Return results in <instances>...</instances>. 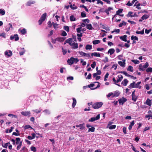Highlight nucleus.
<instances>
[{
  "instance_id": "obj_1",
  "label": "nucleus",
  "mask_w": 152,
  "mask_h": 152,
  "mask_svg": "<svg viewBox=\"0 0 152 152\" xmlns=\"http://www.w3.org/2000/svg\"><path fill=\"white\" fill-rule=\"evenodd\" d=\"M66 43H68L72 46L73 49H75L78 47L77 43L74 42L72 38H69L66 40L65 42V44Z\"/></svg>"
},
{
  "instance_id": "obj_2",
  "label": "nucleus",
  "mask_w": 152,
  "mask_h": 152,
  "mask_svg": "<svg viewBox=\"0 0 152 152\" xmlns=\"http://www.w3.org/2000/svg\"><path fill=\"white\" fill-rule=\"evenodd\" d=\"M120 93L118 91H115L113 92L109 93L107 95V98L110 97L111 96L112 98H113L114 97H118L119 96L120 94Z\"/></svg>"
},
{
  "instance_id": "obj_3",
  "label": "nucleus",
  "mask_w": 152,
  "mask_h": 152,
  "mask_svg": "<svg viewBox=\"0 0 152 152\" xmlns=\"http://www.w3.org/2000/svg\"><path fill=\"white\" fill-rule=\"evenodd\" d=\"M78 61V60L76 58L71 57L70 59H68L67 62L70 65L74 63H76Z\"/></svg>"
},
{
  "instance_id": "obj_4",
  "label": "nucleus",
  "mask_w": 152,
  "mask_h": 152,
  "mask_svg": "<svg viewBox=\"0 0 152 152\" xmlns=\"http://www.w3.org/2000/svg\"><path fill=\"white\" fill-rule=\"evenodd\" d=\"M149 66V64L148 62H146L145 64L142 65V64H140L139 65V69L140 71H143L145 70Z\"/></svg>"
},
{
  "instance_id": "obj_5",
  "label": "nucleus",
  "mask_w": 152,
  "mask_h": 152,
  "mask_svg": "<svg viewBox=\"0 0 152 152\" xmlns=\"http://www.w3.org/2000/svg\"><path fill=\"white\" fill-rule=\"evenodd\" d=\"M47 16L46 13H45L42 14L41 16L40 19L39 20L38 22L39 25L41 24L45 20Z\"/></svg>"
},
{
  "instance_id": "obj_6",
  "label": "nucleus",
  "mask_w": 152,
  "mask_h": 152,
  "mask_svg": "<svg viewBox=\"0 0 152 152\" xmlns=\"http://www.w3.org/2000/svg\"><path fill=\"white\" fill-rule=\"evenodd\" d=\"M102 104V102H97L93 104L92 106L94 109H96L100 107Z\"/></svg>"
},
{
  "instance_id": "obj_7",
  "label": "nucleus",
  "mask_w": 152,
  "mask_h": 152,
  "mask_svg": "<svg viewBox=\"0 0 152 152\" xmlns=\"http://www.w3.org/2000/svg\"><path fill=\"white\" fill-rule=\"evenodd\" d=\"M118 78L116 80L114 77L113 79V81L115 83H118L119 82H121L123 79V76L121 75H119L118 76Z\"/></svg>"
},
{
  "instance_id": "obj_8",
  "label": "nucleus",
  "mask_w": 152,
  "mask_h": 152,
  "mask_svg": "<svg viewBox=\"0 0 152 152\" xmlns=\"http://www.w3.org/2000/svg\"><path fill=\"white\" fill-rule=\"evenodd\" d=\"M12 52L10 50H7L4 53L5 55L8 57H11L12 56Z\"/></svg>"
},
{
  "instance_id": "obj_9",
  "label": "nucleus",
  "mask_w": 152,
  "mask_h": 152,
  "mask_svg": "<svg viewBox=\"0 0 152 152\" xmlns=\"http://www.w3.org/2000/svg\"><path fill=\"white\" fill-rule=\"evenodd\" d=\"M122 61H119L118 62V64L123 67H124L125 66V61L126 60L125 59H123Z\"/></svg>"
},
{
  "instance_id": "obj_10",
  "label": "nucleus",
  "mask_w": 152,
  "mask_h": 152,
  "mask_svg": "<svg viewBox=\"0 0 152 152\" xmlns=\"http://www.w3.org/2000/svg\"><path fill=\"white\" fill-rule=\"evenodd\" d=\"M100 118V114H98L96 117L91 118L90 119H89L88 121L89 122H93L95 120H98Z\"/></svg>"
},
{
  "instance_id": "obj_11",
  "label": "nucleus",
  "mask_w": 152,
  "mask_h": 152,
  "mask_svg": "<svg viewBox=\"0 0 152 152\" xmlns=\"http://www.w3.org/2000/svg\"><path fill=\"white\" fill-rule=\"evenodd\" d=\"M10 39L11 40H13L14 39L15 41H17L18 40L19 38L18 37V35L15 34L14 35H11L10 36Z\"/></svg>"
},
{
  "instance_id": "obj_12",
  "label": "nucleus",
  "mask_w": 152,
  "mask_h": 152,
  "mask_svg": "<svg viewBox=\"0 0 152 152\" xmlns=\"http://www.w3.org/2000/svg\"><path fill=\"white\" fill-rule=\"evenodd\" d=\"M127 100V99L125 98H122L118 99V101L120 104L123 105L124 102Z\"/></svg>"
},
{
  "instance_id": "obj_13",
  "label": "nucleus",
  "mask_w": 152,
  "mask_h": 152,
  "mask_svg": "<svg viewBox=\"0 0 152 152\" xmlns=\"http://www.w3.org/2000/svg\"><path fill=\"white\" fill-rule=\"evenodd\" d=\"M135 90L132 93V100H133L134 102L136 101L137 99V97L135 95Z\"/></svg>"
},
{
  "instance_id": "obj_14",
  "label": "nucleus",
  "mask_w": 152,
  "mask_h": 152,
  "mask_svg": "<svg viewBox=\"0 0 152 152\" xmlns=\"http://www.w3.org/2000/svg\"><path fill=\"white\" fill-rule=\"evenodd\" d=\"M21 113L22 115L24 116H27V115L30 116V112L29 111H23L21 112Z\"/></svg>"
},
{
  "instance_id": "obj_15",
  "label": "nucleus",
  "mask_w": 152,
  "mask_h": 152,
  "mask_svg": "<svg viewBox=\"0 0 152 152\" xmlns=\"http://www.w3.org/2000/svg\"><path fill=\"white\" fill-rule=\"evenodd\" d=\"M76 126L77 127H80V129L81 130H83L85 128L84 124H80L79 125H76Z\"/></svg>"
},
{
  "instance_id": "obj_16",
  "label": "nucleus",
  "mask_w": 152,
  "mask_h": 152,
  "mask_svg": "<svg viewBox=\"0 0 152 152\" xmlns=\"http://www.w3.org/2000/svg\"><path fill=\"white\" fill-rule=\"evenodd\" d=\"M91 55L92 56H93L97 57H100L101 56L100 54L96 52L92 53Z\"/></svg>"
},
{
  "instance_id": "obj_17",
  "label": "nucleus",
  "mask_w": 152,
  "mask_h": 152,
  "mask_svg": "<svg viewBox=\"0 0 152 152\" xmlns=\"http://www.w3.org/2000/svg\"><path fill=\"white\" fill-rule=\"evenodd\" d=\"M35 3V1H34L30 0L28 1L26 4V5L27 6H29L31 5L34 4Z\"/></svg>"
},
{
  "instance_id": "obj_18",
  "label": "nucleus",
  "mask_w": 152,
  "mask_h": 152,
  "mask_svg": "<svg viewBox=\"0 0 152 152\" xmlns=\"http://www.w3.org/2000/svg\"><path fill=\"white\" fill-rule=\"evenodd\" d=\"M128 82V80L126 79H124V80L121 82L122 84L124 86H126Z\"/></svg>"
},
{
  "instance_id": "obj_19",
  "label": "nucleus",
  "mask_w": 152,
  "mask_h": 152,
  "mask_svg": "<svg viewBox=\"0 0 152 152\" xmlns=\"http://www.w3.org/2000/svg\"><path fill=\"white\" fill-rule=\"evenodd\" d=\"M69 4L70 5V7L71 8L72 10H75L76 9L77 7L74 4H73V5H72L71 3L70 2L69 3Z\"/></svg>"
},
{
  "instance_id": "obj_20",
  "label": "nucleus",
  "mask_w": 152,
  "mask_h": 152,
  "mask_svg": "<svg viewBox=\"0 0 152 152\" xmlns=\"http://www.w3.org/2000/svg\"><path fill=\"white\" fill-rule=\"evenodd\" d=\"M140 83L141 82H139L136 84L135 83V84L134 85L135 88L140 89L141 86L140 85Z\"/></svg>"
},
{
  "instance_id": "obj_21",
  "label": "nucleus",
  "mask_w": 152,
  "mask_h": 152,
  "mask_svg": "<svg viewBox=\"0 0 152 152\" xmlns=\"http://www.w3.org/2000/svg\"><path fill=\"white\" fill-rule=\"evenodd\" d=\"M115 49L113 48H111L108 51V53L110 54V55H111L113 54L115 52Z\"/></svg>"
},
{
  "instance_id": "obj_22",
  "label": "nucleus",
  "mask_w": 152,
  "mask_h": 152,
  "mask_svg": "<svg viewBox=\"0 0 152 152\" xmlns=\"http://www.w3.org/2000/svg\"><path fill=\"white\" fill-rule=\"evenodd\" d=\"M72 99L73 102L72 104V107L73 108H74L76 104L77 101L76 99L74 98H73Z\"/></svg>"
},
{
  "instance_id": "obj_23",
  "label": "nucleus",
  "mask_w": 152,
  "mask_h": 152,
  "mask_svg": "<svg viewBox=\"0 0 152 152\" xmlns=\"http://www.w3.org/2000/svg\"><path fill=\"white\" fill-rule=\"evenodd\" d=\"M107 126L110 129H115V128L116 126L115 125L110 126V123H109L108 125Z\"/></svg>"
},
{
  "instance_id": "obj_24",
  "label": "nucleus",
  "mask_w": 152,
  "mask_h": 152,
  "mask_svg": "<svg viewBox=\"0 0 152 152\" xmlns=\"http://www.w3.org/2000/svg\"><path fill=\"white\" fill-rule=\"evenodd\" d=\"M19 31L23 34H24L26 33V29L25 28H23L22 29H19Z\"/></svg>"
},
{
  "instance_id": "obj_25",
  "label": "nucleus",
  "mask_w": 152,
  "mask_h": 152,
  "mask_svg": "<svg viewBox=\"0 0 152 152\" xmlns=\"http://www.w3.org/2000/svg\"><path fill=\"white\" fill-rule=\"evenodd\" d=\"M126 37H127V36L126 35H124L123 36H121L120 37V39H121L122 40L125 41V42H126L127 40H126Z\"/></svg>"
},
{
  "instance_id": "obj_26",
  "label": "nucleus",
  "mask_w": 152,
  "mask_h": 152,
  "mask_svg": "<svg viewBox=\"0 0 152 152\" xmlns=\"http://www.w3.org/2000/svg\"><path fill=\"white\" fill-rule=\"evenodd\" d=\"M65 38L64 37L62 38H57L55 40L56 41H58L59 42H61L62 41H64L65 39Z\"/></svg>"
},
{
  "instance_id": "obj_27",
  "label": "nucleus",
  "mask_w": 152,
  "mask_h": 152,
  "mask_svg": "<svg viewBox=\"0 0 152 152\" xmlns=\"http://www.w3.org/2000/svg\"><path fill=\"white\" fill-rule=\"evenodd\" d=\"M8 26V27H7L6 28L5 30L7 31H9L10 30V28H12V25L10 24V23H9L7 26Z\"/></svg>"
},
{
  "instance_id": "obj_28",
  "label": "nucleus",
  "mask_w": 152,
  "mask_h": 152,
  "mask_svg": "<svg viewBox=\"0 0 152 152\" xmlns=\"http://www.w3.org/2000/svg\"><path fill=\"white\" fill-rule=\"evenodd\" d=\"M135 84V82H133L132 83L130 84L128 86V87L130 88H135L134 85Z\"/></svg>"
},
{
  "instance_id": "obj_29",
  "label": "nucleus",
  "mask_w": 152,
  "mask_h": 152,
  "mask_svg": "<svg viewBox=\"0 0 152 152\" xmlns=\"http://www.w3.org/2000/svg\"><path fill=\"white\" fill-rule=\"evenodd\" d=\"M86 27L87 29L90 30H92L93 28L91 24H87Z\"/></svg>"
},
{
  "instance_id": "obj_30",
  "label": "nucleus",
  "mask_w": 152,
  "mask_h": 152,
  "mask_svg": "<svg viewBox=\"0 0 152 152\" xmlns=\"http://www.w3.org/2000/svg\"><path fill=\"white\" fill-rule=\"evenodd\" d=\"M113 10V8L112 7H109L107 9H106L105 11V12L107 14L109 15V12L111 10Z\"/></svg>"
},
{
  "instance_id": "obj_31",
  "label": "nucleus",
  "mask_w": 152,
  "mask_h": 152,
  "mask_svg": "<svg viewBox=\"0 0 152 152\" xmlns=\"http://www.w3.org/2000/svg\"><path fill=\"white\" fill-rule=\"evenodd\" d=\"M146 104L149 106H150L151 105V101L149 99H147L146 100Z\"/></svg>"
},
{
  "instance_id": "obj_32",
  "label": "nucleus",
  "mask_w": 152,
  "mask_h": 152,
  "mask_svg": "<svg viewBox=\"0 0 152 152\" xmlns=\"http://www.w3.org/2000/svg\"><path fill=\"white\" fill-rule=\"evenodd\" d=\"M86 50H91L92 49V46L91 45H87L86 47Z\"/></svg>"
},
{
  "instance_id": "obj_33",
  "label": "nucleus",
  "mask_w": 152,
  "mask_h": 152,
  "mask_svg": "<svg viewBox=\"0 0 152 152\" xmlns=\"http://www.w3.org/2000/svg\"><path fill=\"white\" fill-rule=\"evenodd\" d=\"M5 11L4 9H0V15H5Z\"/></svg>"
},
{
  "instance_id": "obj_34",
  "label": "nucleus",
  "mask_w": 152,
  "mask_h": 152,
  "mask_svg": "<svg viewBox=\"0 0 152 152\" xmlns=\"http://www.w3.org/2000/svg\"><path fill=\"white\" fill-rule=\"evenodd\" d=\"M127 70L131 72H133V67L131 66H128V69H127Z\"/></svg>"
},
{
  "instance_id": "obj_35",
  "label": "nucleus",
  "mask_w": 152,
  "mask_h": 152,
  "mask_svg": "<svg viewBox=\"0 0 152 152\" xmlns=\"http://www.w3.org/2000/svg\"><path fill=\"white\" fill-rule=\"evenodd\" d=\"M149 17V16L147 15H144L141 18L143 20L147 19Z\"/></svg>"
},
{
  "instance_id": "obj_36",
  "label": "nucleus",
  "mask_w": 152,
  "mask_h": 152,
  "mask_svg": "<svg viewBox=\"0 0 152 152\" xmlns=\"http://www.w3.org/2000/svg\"><path fill=\"white\" fill-rule=\"evenodd\" d=\"M100 42V41L99 40H94L93 41V44L94 45H96L99 43Z\"/></svg>"
},
{
  "instance_id": "obj_37",
  "label": "nucleus",
  "mask_w": 152,
  "mask_h": 152,
  "mask_svg": "<svg viewBox=\"0 0 152 152\" xmlns=\"http://www.w3.org/2000/svg\"><path fill=\"white\" fill-rule=\"evenodd\" d=\"M43 112L46 115H49L50 113V111L48 110H45Z\"/></svg>"
},
{
  "instance_id": "obj_38",
  "label": "nucleus",
  "mask_w": 152,
  "mask_h": 152,
  "mask_svg": "<svg viewBox=\"0 0 152 152\" xmlns=\"http://www.w3.org/2000/svg\"><path fill=\"white\" fill-rule=\"evenodd\" d=\"M102 28L103 29H105L107 31H109L110 30L109 28L107 27L106 26L103 25H102Z\"/></svg>"
},
{
  "instance_id": "obj_39",
  "label": "nucleus",
  "mask_w": 152,
  "mask_h": 152,
  "mask_svg": "<svg viewBox=\"0 0 152 152\" xmlns=\"http://www.w3.org/2000/svg\"><path fill=\"white\" fill-rule=\"evenodd\" d=\"M70 20L71 21H75L76 20V18L73 15H71L70 17Z\"/></svg>"
},
{
  "instance_id": "obj_40",
  "label": "nucleus",
  "mask_w": 152,
  "mask_h": 152,
  "mask_svg": "<svg viewBox=\"0 0 152 152\" xmlns=\"http://www.w3.org/2000/svg\"><path fill=\"white\" fill-rule=\"evenodd\" d=\"M95 128L94 127H91L88 129V132H94L95 131Z\"/></svg>"
},
{
  "instance_id": "obj_41",
  "label": "nucleus",
  "mask_w": 152,
  "mask_h": 152,
  "mask_svg": "<svg viewBox=\"0 0 152 152\" xmlns=\"http://www.w3.org/2000/svg\"><path fill=\"white\" fill-rule=\"evenodd\" d=\"M133 14V12H129L128 14L127 15V17H133L134 16L132 15V14Z\"/></svg>"
},
{
  "instance_id": "obj_42",
  "label": "nucleus",
  "mask_w": 152,
  "mask_h": 152,
  "mask_svg": "<svg viewBox=\"0 0 152 152\" xmlns=\"http://www.w3.org/2000/svg\"><path fill=\"white\" fill-rule=\"evenodd\" d=\"M122 11V9H119L118 11H117L116 15H119L120 13H121Z\"/></svg>"
},
{
  "instance_id": "obj_43",
  "label": "nucleus",
  "mask_w": 152,
  "mask_h": 152,
  "mask_svg": "<svg viewBox=\"0 0 152 152\" xmlns=\"http://www.w3.org/2000/svg\"><path fill=\"white\" fill-rule=\"evenodd\" d=\"M146 71L147 72H152V68L148 67L146 69Z\"/></svg>"
},
{
  "instance_id": "obj_44",
  "label": "nucleus",
  "mask_w": 152,
  "mask_h": 152,
  "mask_svg": "<svg viewBox=\"0 0 152 152\" xmlns=\"http://www.w3.org/2000/svg\"><path fill=\"white\" fill-rule=\"evenodd\" d=\"M21 50H23L22 51L20 52H19L20 55V56L23 55L25 52V50H24V48H22Z\"/></svg>"
},
{
  "instance_id": "obj_45",
  "label": "nucleus",
  "mask_w": 152,
  "mask_h": 152,
  "mask_svg": "<svg viewBox=\"0 0 152 152\" xmlns=\"http://www.w3.org/2000/svg\"><path fill=\"white\" fill-rule=\"evenodd\" d=\"M136 33L137 34H144V29H143L141 31H136Z\"/></svg>"
},
{
  "instance_id": "obj_46",
  "label": "nucleus",
  "mask_w": 152,
  "mask_h": 152,
  "mask_svg": "<svg viewBox=\"0 0 152 152\" xmlns=\"http://www.w3.org/2000/svg\"><path fill=\"white\" fill-rule=\"evenodd\" d=\"M132 61L136 64H139L140 63V62L138 60H132Z\"/></svg>"
},
{
  "instance_id": "obj_47",
  "label": "nucleus",
  "mask_w": 152,
  "mask_h": 152,
  "mask_svg": "<svg viewBox=\"0 0 152 152\" xmlns=\"http://www.w3.org/2000/svg\"><path fill=\"white\" fill-rule=\"evenodd\" d=\"M131 39L132 40L134 39L137 41H138V38L136 36H132L131 37Z\"/></svg>"
},
{
  "instance_id": "obj_48",
  "label": "nucleus",
  "mask_w": 152,
  "mask_h": 152,
  "mask_svg": "<svg viewBox=\"0 0 152 152\" xmlns=\"http://www.w3.org/2000/svg\"><path fill=\"white\" fill-rule=\"evenodd\" d=\"M78 53L80 54L82 56L85 57V54L86 53H85L83 51H79Z\"/></svg>"
},
{
  "instance_id": "obj_49",
  "label": "nucleus",
  "mask_w": 152,
  "mask_h": 152,
  "mask_svg": "<svg viewBox=\"0 0 152 152\" xmlns=\"http://www.w3.org/2000/svg\"><path fill=\"white\" fill-rule=\"evenodd\" d=\"M121 73H122L126 76H127L128 77H130L131 75L129 74H128L126 72L123 71L121 72Z\"/></svg>"
},
{
  "instance_id": "obj_50",
  "label": "nucleus",
  "mask_w": 152,
  "mask_h": 152,
  "mask_svg": "<svg viewBox=\"0 0 152 152\" xmlns=\"http://www.w3.org/2000/svg\"><path fill=\"white\" fill-rule=\"evenodd\" d=\"M31 150L34 152H35L36 151V148L34 146H31Z\"/></svg>"
},
{
  "instance_id": "obj_51",
  "label": "nucleus",
  "mask_w": 152,
  "mask_h": 152,
  "mask_svg": "<svg viewBox=\"0 0 152 152\" xmlns=\"http://www.w3.org/2000/svg\"><path fill=\"white\" fill-rule=\"evenodd\" d=\"M22 143L21 142H20L19 143V145L17 146V150H19L20 149L21 145H22Z\"/></svg>"
},
{
  "instance_id": "obj_52",
  "label": "nucleus",
  "mask_w": 152,
  "mask_h": 152,
  "mask_svg": "<svg viewBox=\"0 0 152 152\" xmlns=\"http://www.w3.org/2000/svg\"><path fill=\"white\" fill-rule=\"evenodd\" d=\"M64 29L67 31L68 32L69 31V28L68 26H64Z\"/></svg>"
},
{
  "instance_id": "obj_53",
  "label": "nucleus",
  "mask_w": 152,
  "mask_h": 152,
  "mask_svg": "<svg viewBox=\"0 0 152 152\" xmlns=\"http://www.w3.org/2000/svg\"><path fill=\"white\" fill-rule=\"evenodd\" d=\"M27 150V148L25 146L23 147L22 149L20 151L21 152H25V151Z\"/></svg>"
},
{
  "instance_id": "obj_54",
  "label": "nucleus",
  "mask_w": 152,
  "mask_h": 152,
  "mask_svg": "<svg viewBox=\"0 0 152 152\" xmlns=\"http://www.w3.org/2000/svg\"><path fill=\"white\" fill-rule=\"evenodd\" d=\"M96 65V63L95 62V61H94L93 62V63L91 64V66L92 68L94 69Z\"/></svg>"
},
{
  "instance_id": "obj_55",
  "label": "nucleus",
  "mask_w": 152,
  "mask_h": 152,
  "mask_svg": "<svg viewBox=\"0 0 152 152\" xmlns=\"http://www.w3.org/2000/svg\"><path fill=\"white\" fill-rule=\"evenodd\" d=\"M8 144H10V142L5 143L4 145H3L2 146L4 148H7Z\"/></svg>"
},
{
  "instance_id": "obj_56",
  "label": "nucleus",
  "mask_w": 152,
  "mask_h": 152,
  "mask_svg": "<svg viewBox=\"0 0 152 152\" xmlns=\"http://www.w3.org/2000/svg\"><path fill=\"white\" fill-rule=\"evenodd\" d=\"M52 24L53 25L54 28L55 29H56L58 28V24H57V23H55L53 22L52 23Z\"/></svg>"
},
{
  "instance_id": "obj_57",
  "label": "nucleus",
  "mask_w": 152,
  "mask_h": 152,
  "mask_svg": "<svg viewBox=\"0 0 152 152\" xmlns=\"http://www.w3.org/2000/svg\"><path fill=\"white\" fill-rule=\"evenodd\" d=\"M82 28V27H80L79 28H78L76 29V30L77 31V32L78 33H80V32L81 31V29Z\"/></svg>"
},
{
  "instance_id": "obj_58",
  "label": "nucleus",
  "mask_w": 152,
  "mask_h": 152,
  "mask_svg": "<svg viewBox=\"0 0 152 152\" xmlns=\"http://www.w3.org/2000/svg\"><path fill=\"white\" fill-rule=\"evenodd\" d=\"M8 116L9 117H12V118H16L17 117L16 115L11 114H8Z\"/></svg>"
},
{
  "instance_id": "obj_59",
  "label": "nucleus",
  "mask_w": 152,
  "mask_h": 152,
  "mask_svg": "<svg viewBox=\"0 0 152 152\" xmlns=\"http://www.w3.org/2000/svg\"><path fill=\"white\" fill-rule=\"evenodd\" d=\"M16 144H18V143H19L20 141V138L19 137L16 138Z\"/></svg>"
},
{
  "instance_id": "obj_60",
  "label": "nucleus",
  "mask_w": 152,
  "mask_h": 152,
  "mask_svg": "<svg viewBox=\"0 0 152 152\" xmlns=\"http://www.w3.org/2000/svg\"><path fill=\"white\" fill-rule=\"evenodd\" d=\"M117 64H114L112 66V68H114V70H116L117 68Z\"/></svg>"
},
{
  "instance_id": "obj_61",
  "label": "nucleus",
  "mask_w": 152,
  "mask_h": 152,
  "mask_svg": "<svg viewBox=\"0 0 152 152\" xmlns=\"http://www.w3.org/2000/svg\"><path fill=\"white\" fill-rule=\"evenodd\" d=\"M67 35V34L66 32L65 31H63L61 33V35L62 36H65Z\"/></svg>"
},
{
  "instance_id": "obj_62",
  "label": "nucleus",
  "mask_w": 152,
  "mask_h": 152,
  "mask_svg": "<svg viewBox=\"0 0 152 152\" xmlns=\"http://www.w3.org/2000/svg\"><path fill=\"white\" fill-rule=\"evenodd\" d=\"M85 57L87 58L91 57L90 53H86Z\"/></svg>"
},
{
  "instance_id": "obj_63",
  "label": "nucleus",
  "mask_w": 152,
  "mask_h": 152,
  "mask_svg": "<svg viewBox=\"0 0 152 152\" xmlns=\"http://www.w3.org/2000/svg\"><path fill=\"white\" fill-rule=\"evenodd\" d=\"M123 132L124 133V134H126V127H124L123 128Z\"/></svg>"
},
{
  "instance_id": "obj_64",
  "label": "nucleus",
  "mask_w": 152,
  "mask_h": 152,
  "mask_svg": "<svg viewBox=\"0 0 152 152\" xmlns=\"http://www.w3.org/2000/svg\"><path fill=\"white\" fill-rule=\"evenodd\" d=\"M81 16L82 17H86V14L84 12H82L81 13Z\"/></svg>"
}]
</instances>
